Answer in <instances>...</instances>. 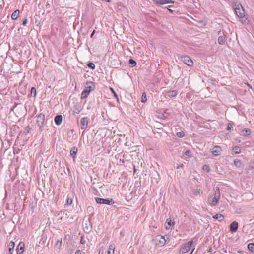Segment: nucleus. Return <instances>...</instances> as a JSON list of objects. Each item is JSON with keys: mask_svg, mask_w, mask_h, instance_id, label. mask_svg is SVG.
Here are the masks:
<instances>
[{"mask_svg": "<svg viewBox=\"0 0 254 254\" xmlns=\"http://www.w3.org/2000/svg\"><path fill=\"white\" fill-rule=\"evenodd\" d=\"M181 60L186 64L189 66H192L193 65V62L191 59L188 56H181Z\"/></svg>", "mask_w": 254, "mask_h": 254, "instance_id": "6", "label": "nucleus"}, {"mask_svg": "<svg viewBox=\"0 0 254 254\" xmlns=\"http://www.w3.org/2000/svg\"><path fill=\"white\" fill-rule=\"evenodd\" d=\"M129 64H130L132 67L135 66L137 64L136 62L132 59L129 60Z\"/></svg>", "mask_w": 254, "mask_h": 254, "instance_id": "26", "label": "nucleus"}, {"mask_svg": "<svg viewBox=\"0 0 254 254\" xmlns=\"http://www.w3.org/2000/svg\"><path fill=\"white\" fill-rule=\"evenodd\" d=\"M29 128V126H27V127H26V128Z\"/></svg>", "mask_w": 254, "mask_h": 254, "instance_id": "50", "label": "nucleus"}, {"mask_svg": "<svg viewBox=\"0 0 254 254\" xmlns=\"http://www.w3.org/2000/svg\"><path fill=\"white\" fill-rule=\"evenodd\" d=\"M31 94L32 96L35 97L36 95V90L34 87H32L31 89Z\"/></svg>", "mask_w": 254, "mask_h": 254, "instance_id": "31", "label": "nucleus"}, {"mask_svg": "<svg viewBox=\"0 0 254 254\" xmlns=\"http://www.w3.org/2000/svg\"><path fill=\"white\" fill-rule=\"evenodd\" d=\"M232 128V126L230 123L227 125V130H230Z\"/></svg>", "mask_w": 254, "mask_h": 254, "instance_id": "38", "label": "nucleus"}, {"mask_svg": "<svg viewBox=\"0 0 254 254\" xmlns=\"http://www.w3.org/2000/svg\"><path fill=\"white\" fill-rule=\"evenodd\" d=\"M248 249L251 252L254 251V243H249L248 245Z\"/></svg>", "mask_w": 254, "mask_h": 254, "instance_id": "27", "label": "nucleus"}, {"mask_svg": "<svg viewBox=\"0 0 254 254\" xmlns=\"http://www.w3.org/2000/svg\"><path fill=\"white\" fill-rule=\"evenodd\" d=\"M111 89L112 91V92L113 93V94L114 95L115 97L118 99V95L117 94L115 93V92L114 91V90L113 89V88H111Z\"/></svg>", "mask_w": 254, "mask_h": 254, "instance_id": "39", "label": "nucleus"}, {"mask_svg": "<svg viewBox=\"0 0 254 254\" xmlns=\"http://www.w3.org/2000/svg\"><path fill=\"white\" fill-rule=\"evenodd\" d=\"M179 166H177V168L179 169Z\"/></svg>", "mask_w": 254, "mask_h": 254, "instance_id": "51", "label": "nucleus"}, {"mask_svg": "<svg viewBox=\"0 0 254 254\" xmlns=\"http://www.w3.org/2000/svg\"><path fill=\"white\" fill-rule=\"evenodd\" d=\"M202 169L204 171L206 172H209L210 171V167L207 165H204L202 167Z\"/></svg>", "mask_w": 254, "mask_h": 254, "instance_id": "30", "label": "nucleus"}, {"mask_svg": "<svg viewBox=\"0 0 254 254\" xmlns=\"http://www.w3.org/2000/svg\"><path fill=\"white\" fill-rule=\"evenodd\" d=\"M169 3H174V1L171 0H169Z\"/></svg>", "mask_w": 254, "mask_h": 254, "instance_id": "44", "label": "nucleus"}, {"mask_svg": "<svg viewBox=\"0 0 254 254\" xmlns=\"http://www.w3.org/2000/svg\"><path fill=\"white\" fill-rule=\"evenodd\" d=\"M220 193L219 188L218 187H217L215 191L214 196L212 199L211 202H210L211 206H215L217 204L218 200L220 198Z\"/></svg>", "mask_w": 254, "mask_h": 254, "instance_id": "3", "label": "nucleus"}, {"mask_svg": "<svg viewBox=\"0 0 254 254\" xmlns=\"http://www.w3.org/2000/svg\"><path fill=\"white\" fill-rule=\"evenodd\" d=\"M185 135V134L182 131H181V132H178L177 133V136L178 137H184Z\"/></svg>", "mask_w": 254, "mask_h": 254, "instance_id": "34", "label": "nucleus"}, {"mask_svg": "<svg viewBox=\"0 0 254 254\" xmlns=\"http://www.w3.org/2000/svg\"><path fill=\"white\" fill-rule=\"evenodd\" d=\"M213 218L215 219L218 220L219 221H222L224 220V217L221 214H217L213 216Z\"/></svg>", "mask_w": 254, "mask_h": 254, "instance_id": "19", "label": "nucleus"}, {"mask_svg": "<svg viewBox=\"0 0 254 254\" xmlns=\"http://www.w3.org/2000/svg\"><path fill=\"white\" fill-rule=\"evenodd\" d=\"M177 94V91L176 90L169 91L166 92V95L170 98L175 97Z\"/></svg>", "mask_w": 254, "mask_h": 254, "instance_id": "16", "label": "nucleus"}, {"mask_svg": "<svg viewBox=\"0 0 254 254\" xmlns=\"http://www.w3.org/2000/svg\"><path fill=\"white\" fill-rule=\"evenodd\" d=\"M80 243H81L82 244H85V240H84V236H82V237H81Z\"/></svg>", "mask_w": 254, "mask_h": 254, "instance_id": "35", "label": "nucleus"}, {"mask_svg": "<svg viewBox=\"0 0 254 254\" xmlns=\"http://www.w3.org/2000/svg\"><path fill=\"white\" fill-rule=\"evenodd\" d=\"M63 117L62 115H57L55 117L54 121L57 125H60L62 122Z\"/></svg>", "mask_w": 254, "mask_h": 254, "instance_id": "14", "label": "nucleus"}, {"mask_svg": "<svg viewBox=\"0 0 254 254\" xmlns=\"http://www.w3.org/2000/svg\"><path fill=\"white\" fill-rule=\"evenodd\" d=\"M89 119L88 117H83L80 120V128L85 130L88 127Z\"/></svg>", "mask_w": 254, "mask_h": 254, "instance_id": "7", "label": "nucleus"}, {"mask_svg": "<svg viewBox=\"0 0 254 254\" xmlns=\"http://www.w3.org/2000/svg\"><path fill=\"white\" fill-rule=\"evenodd\" d=\"M226 41V38L223 36H220L218 38V42L219 44L223 45Z\"/></svg>", "mask_w": 254, "mask_h": 254, "instance_id": "21", "label": "nucleus"}, {"mask_svg": "<svg viewBox=\"0 0 254 254\" xmlns=\"http://www.w3.org/2000/svg\"><path fill=\"white\" fill-rule=\"evenodd\" d=\"M233 151L235 154H239L241 153V148L239 146H235L232 149Z\"/></svg>", "mask_w": 254, "mask_h": 254, "instance_id": "23", "label": "nucleus"}, {"mask_svg": "<svg viewBox=\"0 0 254 254\" xmlns=\"http://www.w3.org/2000/svg\"><path fill=\"white\" fill-rule=\"evenodd\" d=\"M155 4L158 5L169 3V0H159L155 1Z\"/></svg>", "mask_w": 254, "mask_h": 254, "instance_id": "17", "label": "nucleus"}, {"mask_svg": "<svg viewBox=\"0 0 254 254\" xmlns=\"http://www.w3.org/2000/svg\"><path fill=\"white\" fill-rule=\"evenodd\" d=\"M115 250V246L114 244H111L109 246L107 254H114Z\"/></svg>", "mask_w": 254, "mask_h": 254, "instance_id": "20", "label": "nucleus"}, {"mask_svg": "<svg viewBox=\"0 0 254 254\" xmlns=\"http://www.w3.org/2000/svg\"><path fill=\"white\" fill-rule=\"evenodd\" d=\"M251 168H253V169H254V162H253L252 163V165H251Z\"/></svg>", "mask_w": 254, "mask_h": 254, "instance_id": "41", "label": "nucleus"}, {"mask_svg": "<svg viewBox=\"0 0 254 254\" xmlns=\"http://www.w3.org/2000/svg\"><path fill=\"white\" fill-rule=\"evenodd\" d=\"M8 247V253H7V254H12L13 250H14V248L15 247L14 242L13 241H11L9 243Z\"/></svg>", "mask_w": 254, "mask_h": 254, "instance_id": "13", "label": "nucleus"}, {"mask_svg": "<svg viewBox=\"0 0 254 254\" xmlns=\"http://www.w3.org/2000/svg\"><path fill=\"white\" fill-rule=\"evenodd\" d=\"M183 166H184V165H183V164H181L180 165V167H183Z\"/></svg>", "mask_w": 254, "mask_h": 254, "instance_id": "46", "label": "nucleus"}, {"mask_svg": "<svg viewBox=\"0 0 254 254\" xmlns=\"http://www.w3.org/2000/svg\"><path fill=\"white\" fill-rule=\"evenodd\" d=\"M87 66L88 67L92 69H94L95 68V65L94 63L92 62H90L88 64Z\"/></svg>", "mask_w": 254, "mask_h": 254, "instance_id": "32", "label": "nucleus"}, {"mask_svg": "<svg viewBox=\"0 0 254 254\" xmlns=\"http://www.w3.org/2000/svg\"><path fill=\"white\" fill-rule=\"evenodd\" d=\"M45 115L42 113L39 114L37 117V123L40 128L43 127Z\"/></svg>", "mask_w": 254, "mask_h": 254, "instance_id": "9", "label": "nucleus"}, {"mask_svg": "<svg viewBox=\"0 0 254 254\" xmlns=\"http://www.w3.org/2000/svg\"><path fill=\"white\" fill-rule=\"evenodd\" d=\"M166 224H167V225H166L165 226V228L166 229H168L170 228V226H171L172 225V222H171V219H167L166 221Z\"/></svg>", "mask_w": 254, "mask_h": 254, "instance_id": "25", "label": "nucleus"}, {"mask_svg": "<svg viewBox=\"0 0 254 254\" xmlns=\"http://www.w3.org/2000/svg\"><path fill=\"white\" fill-rule=\"evenodd\" d=\"M156 244L159 246H164L166 242V240L165 238L162 236L158 235L155 238Z\"/></svg>", "mask_w": 254, "mask_h": 254, "instance_id": "8", "label": "nucleus"}, {"mask_svg": "<svg viewBox=\"0 0 254 254\" xmlns=\"http://www.w3.org/2000/svg\"><path fill=\"white\" fill-rule=\"evenodd\" d=\"M95 199L96 203L100 204L112 205L114 203V201L112 199L109 200L108 199H103L98 197H96Z\"/></svg>", "mask_w": 254, "mask_h": 254, "instance_id": "5", "label": "nucleus"}, {"mask_svg": "<svg viewBox=\"0 0 254 254\" xmlns=\"http://www.w3.org/2000/svg\"><path fill=\"white\" fill-rule=\"evenodd\" d=\"M27 23V19L25 18L23 20L22 22V25L23 26H25Z\"/></svg>", "mask_w": 254, "mask_h": 254, "instance_id": "37", "label": "nucleus"}, {"mask_svg": "<svg viewBox=\"0 0 254 254\" xmlns=\"http://www.w3.org/2000/svg\"><path fill=\"white\" fill-rule=\"evenodd\" d=\"M77 150L78 149L76 147H73L71 149L70 153L73 159H75L76 157Z\"/></svg>", "mask_w": 254, "mask_h": 254, "instance_id": "15", "label": "nucleus"}, {"mask_svg": "<svg viewBox=\"0 0 254 254\" xmlns=\"http://www.w3.org/2000/svg\"><path fill=\"white\" fill-rule=\"evenodd\" d=\"M24 244L22 242H20L16 249L17 254H21L24 251Z\"/></svg>", "mask_w": 254, "mask_h": 254, "instance_id": "12", "label": "nucleus"}, {"mask_svg": "<svg viewBox=\"0 0 254 254\" xmlns=\"http://www.w3.org/2000/svg\"><path fill=\"white\" fill-rule=\"evenodd\" d=\"M238 229V223L233 221L230 225V230L232 232H236Z\"/></svg>", "mask_w": 254, "mask_h": 254, "instance_id": "11", "label": "nucleus"}, {"mask_svg": "<svg viewBox=\"0 0 254 254\" xmlns=\"http://www.w3.org/2000/svg\"><path fill=\"white\" fill-rule=\"evenodd\" d=\"M235 11L236 15L241 19V22L243 24H247L248 23L247 18L245 17L244 9L241 5L236 6L235 8Z\"/></svg>", "mask_w": 254, "mask_h": 254, "instance_id": "1", "label": "nucleus"}, {"mask_svg": "<svg viewBox=\"0 0 254 254\" xmlns=\"http://www.w3.org/2000/svg\"><path fill=\"white\" fill-rule=\"evenodd\" d=\"M191 151H189V150H187L185 152V154L186 155V156H190V154H191Z\"/></svg>", "mask_w": 254, "mask_h": 254, "instance_id": "36", "label": "nucleus"}, {"mask_svg": "<svg viewBox=\"0 0 254 254\" xmlns=\"http://www.w3.org/2000/svg\"><path fill=\"white\" fill-rule=\"evenodd\" d=\"M75 254H81V252L79 250H78L76 251L75 252Z\"/></svg>", "mask_w": 254, "mask_h": 254, "instance_id": "40", "label": "nucleus"}, {"mask_svg": "<svg viewBox=\"0 0 254 254\" xmlns=\"http://www.w3.org/2000/svg\"><path fill=\"white\" fill-rule=\"evenodd\" d=\"M81 109L80 107L76 108L73 111V113L74 114H78L81 112Z\"/></svg>", "mask_w": 254, "mask_h": 254, "instance_id": "33", "label": "nucleus"}, {"mask_svg": "<svg viewBox=\"0 0 254 254\" xmlns=\"http://www.w3.org/2000/svg\"><path fill=\"white\" fill-rule=\"evenodd\" d=\"M69 202H70V201H69V200H67V203H69Z\"/></svg>", "mask_w": 254, "mask_h": 254, "instance_id": "49", "label": "nucleus"}, {"mask_svg": "<svg viewBox=\"0 0 254 254\" xmlns=\"http://www.w3.org/2000/svg\"><path fill=\"white\" fill-rule=\"evenodd\" d=\"M221 151L222 149L220 146H215L213 147L211 152L213 155L216 156L220 154Z\"/></svg>", "mask_w": 254, "mask_h": 254, "instance_id": "10", "label": "nucleus"}, {"mask_svg": "<svg viewBox=\"0 0 254 254\" xmlns=\"http://www.w3.org/2000/svg\"><path fill=\"white\" fill-rule=\"evenodd\" d=\"M194 250V249H193L192 250V251H191V252L190 254H192V253H193V252Z\"/></svg>", "mask_w": 254, "mask_h": 254, "instance_id": "47", "label": "nucleus"}, {"mask_svg": "<svg viewBox=\"0 0 254 254\" xmlns=\"http://www.w3.org/2000/svg\"><path fill=\"white\" fill-rule=\"evenodd\" d=\"M94 33H95V30H94V31H93V32L91 33V36H91V37H93V35H94Z\"/></svg>", "mask_w": 254, "mask_h": 254, "instance_id": "42", "label": "nucleus"}, {"mask_svg": "<svg viewBox=\"0 0 254 254\" xmlns=\"http://www.w3.org/2000/svg\"><path fill=\"white\" fill-rule=\"evenodd\" d=\"M95 88V85L92 82H87L86 86H85L84 90L82 92L81 94V99H83L86 98L89 93L94 90Z\"/></svg>", "mask_w": 254, "mask_h": 254, "instance_id": "2", "label": "nucleus"}, {"mask_svg": "<svg viewBox=\"0 0 254 254\" xmlns=\"http://www.w3.org/2000/svg\"><path fill=\"white\" fill-rule=\"evenodd\" d=\"M147 101V96L145 92L142 93V97H141V102L143 103H145Z\"/></svg>", "mask_w": 254, "mask_h": 254, "instance_id": "28", "label": "nucleus"}, {"mask_svg": "<svg viewBox=\"0 0 254 254\" xmlns=\"http://www.w3.org/2000/svg\"><path fill=\"white\" fill-rule=\"evenodd\" d=\"M103 254V251H101V250L99 251V254Z\"/></svg>", "mask_w": 254, "mask_h": 254, "instance_id": "43", "label": "nucleus"}, {"mask_svg": "<svg viewBox=\"0 0 254 254\" xmlns=\"http://www.w3.org/2000/svg\"><path fill=\"white\" fill-rule=\"evenodd\" d=\"M168 10L170 11L171 12H172V10L171 9H169V8H167Z\"/></svg>", "mask_w": 254, "mask_h": 254, "instance_id": "45", "label": "nucleus"}, {"mask_svg": "<svg viewBox=\"0 0 254 254\" xmlns=\"http://www.w3.org/2000/svg\"><path fill=\"white\" fill-rule=\"evenodd\" d=\"M20 11L19 10H15L11 15V18L13 20H16L17 19L19 15Z\"/></svg>", "mask_w": 254, "mask_h": 254, "instance_id": "18", "label": "nucleus"}, {"mask_svg": "<svg viewBox=\"0 0 254 254\" xmlns=\"http://www.w3.org/2000/svg\"><path fill=\"white\" fill-rule=\"evenodd\" d=\"M242 133L244 136H248L251 133V130L248 128H245L243 130Z\"/></svg>", "mask_w": 254, "mask_h": 254, "instance_id": "22", "label": "nucleus"}, {"mask_svg": "<svg viewBox=\"0 0 254 254\" xmlns=\"http://www.w3.org/2000/svg\"><path fill=\"white\" fill-rule=\"evenodd\" d=\"M62 246V239L58 240L55 244V247L58 248L59 249H61Z\"/></svg>", "mask_w": 254, "mask_h": 254, "instance_id": "24", "label": "nucleus"}, {"mask_svg": "<svg viewBox=\"0 0 254 254\" xmlns=\"http://www.w3.org/2000/svg\"><path fill=\"white\" fill-rule=\"evenodd\" d=\"M234 165L238 167H240L241 165V161L239 159H235L234 160Z\"/></svg>", "mask_w": 254, "mask_h": 254, "instance_id": "29", "label": "nucleus"}, {"mask_svg": "<svg viewBox=\"0 0 254 254\" xmlns=\"http://www.w3.org/2000/svg\"><path fill=\"white\" fill-rule=\"evenodd\" d=\"M69 202H70V201H69V200H67V203H69Z\"/></svg>", "mask_w": 254, "mask_h": 254, "instance_id": "48", "label": "nucleus"}, {"mask_svg": "<svg viewBox=\"0 0 254 254\" xmlns=\"http://www.w3.org/2000/svg\"><path fill=\"white\" fill-rule=\"evenodd\" d=\"M193 243V241H189L186 243H185L181 248L179 253L185 254L187 253L190 249L191 245Z\"/></svg>", "mask_w": 254, "mask_h": 254, "instance_id": "4", "label": "nucleus"}]
</instances>
